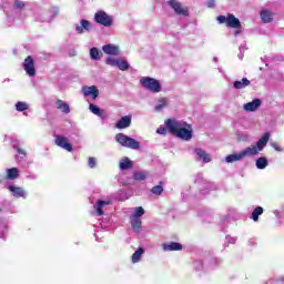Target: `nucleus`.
<instances>
[{"label":"nucleus","instance_id":"obj_3","mask_svg":"<svg viewBox=\"0 0 284 284\" xmlns=\"http://www.w3.org/2000/svg\"><path fill=\"white\" fill-rule=\"evenodd\" d=\"M115 141L116 143L122 145V148H129L130 150H139L141 148L140 141H136L133 138H130L123 133H118L115 135Z\"/></svg>","mask_w":284,"mask_h":284},{"label":"nucleus","instance_id":"obj_19","mask_svg":"<svg viewBox=\"0 0 284 284\" xmlns=\"http://www.w3.org/2000/svg\"><path fill=\"white\" fill-rule=\"evenodd\" d=\"M194 153L197 156V161H203V163H210V161H212V156L207 154L203 149H195Z\"/></svg>","mask_w":284,"mask_h":284},{"label":"nucleus","instance_id":"obj_44","mask_svg":"<svg viewBox=\"0 0 284 284\" xmlns=\"http://www.w3.org/2000/svg\"><path fill=\"white\" fill-rule=\"evenodd\" d=\"M236 241H237L236 237H233V236H231V235H227V236H226V242H225L224 245H235V244H236Z\"/></svg>","mask_w":284,"mask_h":284},{"label":"nucleus","instance_id":"obj_46","mask_svg":"<svg viewBox=\"0 0 284 284\" xmlns=\"http://www.w3.org/2000/svg\"><path fill=\"white\" fill-rule=\"evenodd\" d=\"M0 8H2V9H3V12L7 14V21H8V23H12V21H14V17H12V16L10 14V12H8V11L6 10V8H3V6L0 4Z\"/></svg>","mask_w":284,"mask_h":284},{"label":"nucleus","instance_id":"obj_13","mask_svg":"<svg viewBox=\"0 0 284 284\" xmlns=\"http://www.w3.org/2000/svg\"><path fill=\"white\" fill-rule=\"evenodd\" d=\"M90 30H92V23L85 19L80 20V23L75 24V32L78 34H84L85 32H90Z\"/></svg>","mask_w":284,"mask_h":284},{"label":"nucleus","instance_id":"obj_56","mask_svg":"<svg viewBox=\"0 0 284 284\" xmlns=\"http://www.w3.org/2000/svg\"><path fill=\"white\" fill-rule=\"evenodd\" d=\"M282 281H284V277L282 278Z\"/></svg>","mask_w":284,"mask_h":284},{"label":"nucleus","instance_id":"obj_21","mask_svg":"<svg viewBox=\"0 0 284 284\" xmlns=\"http://www.w3.org/2000/svg\"><path fill=\"white\" fill-rule=\"evenodd\" d=\"M170 105V100L168 98L158 99V103L154 106L155 112H161V110H165Z\"/></svg>","mask_w":284,"mask_h":284},{"label":"nucleus","instance_id":"obj_36","mask_svg":"<svg viewBox=\"0 0 284 284\" xmlns=\"http://www.w3.org/2000/svg\"><path fill=\"white\" fill-rule=\"evenodd\" d=\"M143 214H145L143 206H138L134 209V213L130 216V219H141Z\"/></svg>","mask_w":284,"mask_h":284},{"label":"nucleus","instance_id":"obj_22","mask_svg":"<svg viewBox=\"0 0 284 284\" xmlns=\"http://www.w3.org/2000/svg\"><path fill=\"white\" fill-rule=\"evenodd\" d=\"M250 80L247 78H243L242 80H237L233 82V88L235 90H245L247 85H250Z\"/></svg>","mask_w":284,"mask_h":284},{"label":"nucleus","instance_id":"obj_34","mask_svg":"<svg viewBox=\"0 0 284 284\" xmlns=\"http://www.w3.org/2000/svg\"><path fill=\"white\" fill-rule=\"evenodd\" d=\"M89 110H90V112H92V114H95V116H103V114H104L103 110H101V108L97 106V104H90Z\"/></svg>","mask_w":284,"mask_h":284},{"label":"nucleus","instance_id":"obj_14","mask_svg":"<svg viewBox=\"0 0 284 284\" xmlns=\"http://www.w3.org/2000/svg\"><path fill=\"white\" fill-rule=\"evenodd\" d=\"M162 250L164 252H181V250H183V245L179 242L164 243L162 245Z\"/></svg>","mask_w":284,"mask_h":284},{"label":"nucleus","instance_id":"obj_30","mask_svg":"<svg viewBox=\"0 0 284 284\" xmlns=\"http://www.w3.org/2000/svg\"><path fill=\"white\" fill-rule=\"evenodd\" d=\"M255 165H256L257 170H265V168H267V165H270V163L267 162V158L262 156L255 161Z\"/></svg>","mask_w":284,"mask_h":284},{"label":"nucleus","instance_id":"obj_24","mask_svg":"<svg viewBox=\"0 0 284 284\" xmlns=\"http://www.w3.org/2000/svg\"><path fill=\"white\" fill-rule=\"evenodd\" d=\"M260 14L264 23H271L274 17V13H272V11H270L268 9H263Z\"/></svg>","mask_w":284,"mask_h":284},{"label":"nucleus","instance_id":"obj_39","mask_svg":"<svg viewBox=\"0 0 284 284\" xmlns=\"http://www.w3.org/2000/svg\"><path fill=\"white\" fill-rule=\"evenodd\" d=\"M7 234H8V222L2 221L0 223V239H6Z\"/></svg>","mask_w":284,"mask_h":284},{"label":"nucleus","instance_id":"obj_27","mask_svg":"<svg viewBox=\"0 0 284 284\" xmlns=\"http://www.w3.org/2000/svg\"><path fill=\"white\" fill-rule=\"evenodd\" d=\"M19 174H20V171L17 168L7 169V179L9 181H16Z\"/></svg>","mask_w":284,"mask_h":284},{"label":"nucleus","instance_id":"obj_7","mask_svg":"<svg viewBox=\"0 0 284 284\" xmlns=\"http://www.w3.org/2000/svg\"><path fill=\"white\" fill-rule=\"evenodd\" d=\"M115 197L113 196H108L105 200H98L94 204V210H95V216H103L105 207L108 205H112L114 203Z\"/></svg>","mask_w":284,"mask_h":284},{"label":"nucleus","instance_id":"obj_6","mask_svg":"<svg viewBox=\"0 0 284 284\" xmlns=\"http://www.w3.org/2000/svg\"><path fill=\"white\" fill-rule=\"evenodd\" d=\"M94 21L95 23H99V26H104V28H110L114 23L112 16L108 14L103 10L95 12Z\"/></svg>","mask_w":284,"mask_h":284},{"label":"nucleus","instance_id":"obj_38","mask_svg":"<svg viewBox=\"0 0 284 284\" xmlns=\"http://www.w3.org/2000/svg\"><path fill=\"white\" fill-rule=\"evenodd\" d=\"M221 263H222L221 258L212 257L209 261V270H216V267H219V265H221Z\"/></svg>","mask_w":284,"mask_h":284},{"label":"nucleus","instance_id":"obj_53","mask_svg":"<svg viewBox=\"0 0 284 284\" xmlns=\"http://www.w3.org/2000/svg\"><path fill=\"white\" fill-rule=\"evenodd\" d=\"M77 55V51H72L71 53H70V57H75Z\"/></svg>","mask_w":284,"mask_h":284},{"label":"nucleus","instance_id":"obj_9","mask_svg":"<svg viewBox=\"0 0 284 284\" xmlns=\"http://www.w3.org/2000/svg\"><path fill=\"white\" fill-rule=\"evenodd\" d=\"M7 190L12 194L14 199H28V191L21 186L9 184L7 185Z\"/></svg>","mask_w":284,"mask_h":284},{"label":"nucleus","instance_id":"obj_54","mask_svg":"<svg viewBox=\"0 0 284 284\" xmlns=\"http://www.w3.org/2000/svg\"><path fill=\"white\" fill-rule=\"evenodd\" d=\"M239 59L243 60V54H239Z\"/></svg>","mask_w":284,"mask_h":284},{"label":"nucleus","instance_id":"obj_8","mask_svg":"<svg viewBox=\"0 0 284 284\" xmlns=\"http://www.w3.org/2000/svg\"><path fill=\"white\" fill-rule=\"evenodd\" d=\"M22 68L28 77H37V68L34 67V59L31 55H28L23 63Z\"/></svg>","mask_w":284,"mask_h":284},{"label":"nucleus","instance_id":"obj_51","mask_svg":"<svg viewBox=\"0 0 284 284\" xmlns=\"http://www.w3.org/2000/svg\"><path fill=\"white\" fill-rule=\"evenodd\" d=\"M207 8H214V0H209L206 2Z\"/></svg>","mask_w":284,"mask_h":284},{"label":"nucleus","instance_id":"obj_12","mask_svg":"<svg viewBox=\"0 0 284 284\" xmlns=\"http://www.w3.org/2000/svg\"><path fill=\"white\" fill-rule=\"evenodd\" d=\"M82 94L84 97H91L93 101H97L99 99V88L97 85H84L82 87Z\"/></svg>","mask_w":284,"mask_h":284},{"label":"nucleus","instance_id":"obj_52","mask_svg":"<svg viewBox=\"0 0 284 284\" xmlns=\"http://www.w3.org/2000/svg\"><path fill=\"white\" fill-rule=\"evenodd\" d=\"M239 34H241V29H236V31L234 32V37H239Z\"/></svg>","mask_w":284,"mask_h":284},{"label":"nucleus","instance_id":"obj_33","mask_svg":"<svg viewBox=\"0 0 284 284\" xmlns=\"http://www.w3.org/2000/svg\"><path fill=\"white\" fill-rule=\"evenodd\" d=\"M16 110L17 112H26V110H30V104L23 101H18L16 103Z\"/></svg>","mask_w":284,"mask_h":284},{"label":"nucleus","instance_id":"obj_1","mask_svg":"<svg viewBox=\"0 0 284 284\" xmlns=\"http://www.w3.org/2000/svg\"><path fill=\"white\" fill-rule=\"evenodd\" d=\"M165 125L173 136L182 139V141H190L192 139V126L187 122L169 119L165 121Z\"/></svg>","mask_w":284,"mask_h":284},{"label":"nucleus","instance_id":"obj_17","mask_svg":"<svg viewBox=\"0 0 284 284\" xmlns=\"http://www.w3.org/2000/svg\"><path fill=\"white\" fill-rule=\"evenodd\" d=\"M104 54H111L112 57H119L120 51L116 44H105L102 47Z\"/></svg>","mask_w":284,"mask_h":284},{"label":"nucleus","instance_id":"obj_18","mask_svg":"<svg viewBox=\"0 0 284 284\" xmlns=\"http://www.w3.org/2000/svg\"><path fill=\"white\" fill-rule=\"evenodd\" d=\"M256 154H258V150L255 145L247 146L244 150L240 151V155L242 156V159H245L247 156H256Z\"/></svg>","mask_w":284,"mask_h":284},{"label":"nucleus","instance_id":"obj_32","mask_svg":"<svg viewBox=\"0 0 284 284\" xmlns=\"http://www.w3.org/2000/svg\"><path fill=\"white\" fill-rule=\"evenodd\" d=\"M264 210L262 206H256L252 214H251V219L256 223L258 222V217L263 214Z\"/></svg>","mask_w":284,"mask_h":284},{"label":"nucleus","instance_id":"obj_11","mask_svg":"<svg viewBox=\"0 0 284 284\" xmlns=\"http://www.w3.org/2000/svg\"><path fill=\"white\" fill-rule=\"evenodd\" d=\"M168 3L170 8L174 10L175 14H179L180 17H187V9L183 8V4H181L179 0H169Z\"/></svg>","mask_w":284,"mask_h":284},{"label":"nucleus","instance_id":"obj_20","mask_svg":"<svg viewBox=\"0 0 284 284\" xmlns=\"http://www.w3.org/2000/svg\"><path fill=\"white\" fill-rule=\"evenodd\" d=\"M270 141V133H265L257 142L256 145H254L258 152H263V150L265 149V145H267Z\"/></svg>","mask_w":284,"mask_h":284},{"label":"nucleus","instance_id":"obj_5","mask_svg":"<svg viewBox=\"0 0 284 284\" xmlns=\"http://www.w3.org/2000/svg\"><path fill=\"white\" fill-rule=\"evenodd\" d=\"M33 17L36 21H52V19H54V11H50V9L38 7L33 10Z\"/></svg>","mask_w":284,"mask_h":284},{"label":"nucleus","instance_id":"obj_49","mask_svg":"<svg viewBox=\"0 0 284 284\" xmlns=\"http://www.w3.org/2000/svg\"><path fill=\"white\" fill-rule=\"evenodd\" d=\"M272 148L276 151V152H283V148H281V145L273 143Z\"/></svg>","mask_w":284,"mask_h":284},{"label":"nucleus","instance_id":"obj_40","mask_svg":"<svg viewBox=\"0 0 284 284\" xmlns=\"http://www.w3.org/2000/svg\"><path fill=\"white\" fill-rule=\"evenodd\" d=\"M14 150L18 152V156H16L18 162L23 161V159H26V151L17 145L13 146Z\"/></svg>","mask_w":284,"mask_h":284},{"label":"nucleus","instance_id":"obj_23","mask_svg":"<svg viewBox=\"0 0 284 284\" xmlns=\"http://www.w3.org/2000/svg\"><path fill=\"white\" fill-rule=\"evenodd\" d=\"M131 227L136 234L141 233V217H130Z\"/></svg>","mask_w":284,"mask_h":284},{"label":"nucleus","instance_id":"obj_2","mask_svg":"<svg viewBox=\"0 0 284 284\" xmlns=\"http://www.w3.org/2000/svg\"><path fill=\"white\" fill-rule=\"evenodd\" d=\"M140 85L144 88V90H148L149 92H152L153 94H159L163 88L161 87V82L154 78L151 77H142L140 79Z\"/></svg>","mask_w":284,"mask_h":284},{"label":"nucleus","instance_id":"obj_10","mask_svg":"<svg viewBox=\"0 0 284 284\" xmlns=\"http://www.w3.org/2000/svg\"><path fill=\"white\" fill-rule=\"evenodd\" d=\"M54 143L58 145V148H61L62 150H65L67 152H72V144L65 138V135H54Z\"/></svg>","mask_w":284,"mask_h":284},{"label":"nucleus","instance_id":"obj_28","mask_svg":"<svg viewBox=\"0 0 284 284\" xmlns=\"http://www.w3.org/2000/svg\"><path fill=\"white\" fill-rule=\"evenodd\" d=\"M55 105L58 110H61L64 114H70V105L68 103L63 102V100H58L55 102Z\"/></svg>","mask_w":284,"mask_h":284},{"label":"nucleus","instance_id":"obj_48","mask_svg":"<svg viewBox=\"0 0 284 284\" xmlns=\"http://www.w3.org/2000/svg\"><path fill=\"white\" fill-rule=\"evenodd\" d=\"M168 132V129H165L164 126H160L158 130H156V133L158 134H165Z\"/></svg>","mask_w":284,"mask_h":284},{"label":"nucleus","instance_id":"obj_35","mask_svg":"<svg viewBox=\"0 0 284 284\" xmlns=\"http://www.w3.org/2000/svg\"><path fill=\"white\" fill-rule=\"evenodd\" d=\"M116 68H119V70H122V72H125V70H130V63H128V61L123 59H118Z\"/></svg>","mask_w":284,"mask_h":284},{"label":"nucleus","instance_id":"obj_15","mask_svg":"<svg viewBox=\"0 0 284 284\" xmlns=\"http://www.w3.org/2000/svg\"><path fill=\"white\" fill-rule=\"evenodd\" d=\"M130 125H132V115H124L116 122L115 128L118 130H125Z\"/></svg>","mask_w":284,"mask_h":284},{"label":"nucleus","instance_id":"obj_47","mask_svg":"<svg viewBox=\"0 0 284 284\" xmlns=\"http://www.w3.org/2000/svg\"><path fill=\"white\" fill-rule=\"evenodd\" d=\"M193 266H194V268L197 270V271L203 270V261L196 260V261L193 263Z\"/></svg>","mask_w":284,"mask_h":284},{"label":"nucleus","instance_id":"obj_42","mask_svg":"<svg viewBox=\"0 0 284 284\" xmlns=\"http://www.w3.org/2000/svg\"><path fill=\"white\" fill-rule=\"evenodd\" d=\"M106 65H111L112 68H116L119 63V59H114L112 57L106 58L105 60Z\"/></svg>","mask_w":284,"mask_h":284},{"label":"nucleus","instance_id":"obj_25","mask_svg":"<svg viewBox=\"0 0 284 284\" xmlns=\"http://www.w3.org/2000/svg\"><path fill=\"white\" fill-rule=\"evenodd\" d=\"M143 254H145V250L143 247H139L131 257L132 263L141 262Z\"/></svg>","mask_w":284,"mask_h":284},{"label":"nucleus","instance_id":"obj_29","mask_svg":"<svg viewBox=\"0 0 284 284\" xmlns=\"http://www.w3.org/2000/svg\"><path fill=\"white\" fill-rule=\"evenodd\" d=\"M236 161H243L241 152L226 155L225 163H236Z\"/></svg>","mask_w":284,"mask_h":284},{"label":"nucleus","instance_id":"obj_31","mask_svg":"<svg viewBox=\"0 0 284 284\" xmlns=\"http://www.w3.org/2000/svg\"><path fill=\"white\" fill-rule=\"evenodd\" d=\"M120 170L125 171L132 169V161L129 158H123L119 164Z\"/></svg>","mask_w":284,"mask_h":284},{"label":"nucleus","instance_id":"obj_43","mask_svg":"<svg viewBox=\"0 0 284 284\" xmlns=\"http://www.w3.org/2000/svg\"><path fill=\"white\" fill-rule=\"evenodd\" d=\"M152 194H155L156 196H161L163 194V186L162 185H155L151 190Z\"/></svg>","mask_w":284,"mask_h":284},{"label":"nucleus","instance_id":"obj_16","mask_svg":"<svg viewBox=\"0 0 284 284\" xmlns=\"http://www.w3.org/2000/svg\"><path fill=\"white\" fill-rule=\"evenodd\" d=\"M262 101L261 99H254L251 102H247L243 105L244 112H256L258 110V106L261 105Z\"/></svg>","mask_w":284,"mask_h":284},{"label":"nucleus","instance_id":"obj_45","mask_svg":"<svg viewBox=\"0 0 284 284\" xmlns=\"http://www.w3.org/2000/svg\"><path fill=\"white\" fill-rule=\"evenodd\" d=\"M88 166H89L91 170H94V168H97V159H94V158H89V160H88Z\"/></svg>","mask_w":284,"mask_h":284},{"label":"nucleus","instance_id":"obj_41","mask_svg":"<svg viewBox=\"0 0 284 284\" xmlns=\"http://www.w3.org/2000/svg\"><path fill=\"white\" fill-rule=\"evenodd\" d=\"M26 8V3L22 0H14L13 1V10H23Z\"/></svg>","mask_w":284,"mask_h":284},{"label":"nucleus","instance_id":"obj_4","mask_svg":"<svg viewBox=\"0 0 284 284\" xmlns=\"http://www.w3.org/2000/svg\"><path fill=\"white\" fill-rule=\"evenodd\" d=\"M217 23H225L226 28H233L234 30H241V20L239 18H235L234 14L230 13L227 17L225 16H219L216 18Z\"/></svg>","mask_w":284,"mask_h":284},{"label":"nucleus","instance_id":"obj_55","mask_svg":"<svg viewBox=\"0 0 284 284\" xmlns=\"http://www.w3.org/2000/svg\"><path fill=\"white\" fill-rule=\"evenodd\" d=\"M213 61H219V60L216 58H214Z\"/></svg>","mask_w":284,"mask_h":284},{"label":"nucleus","instance_id":"obj_37","mask_svg":"<svg viewBox=\"0 0 284 284\" xmlns=\"http://www.w3.org/2000/svg\"><path fill=\"white\" fill-rule=\"evenodd\" d=\"M134 181H145L148 179V171H140L133 174Z\"/></svg>","mask_w":284,"mask_h":284},{"label":"nucleus","instance_id":"obj_26","mask_svg":"<svg viewBox=\"0 0 284 284\" xmlns=\"http://www.w3.org/2000/svg\"><path fill=\"white\" fill-rule=\"evenodd\" d=\"M89 54H90V59L92 61H100L101 60V55L103 53H101V51H99V49L97 47H93V48L90 49Z\"/></svg>","mask_w":284,"mask_h":284},{"label":"nucleus","instance_id":"obj_50","mask_svg":"<svg viewBox=\"0 0 284 284\" xmlns=\"http://www.w3.org/2000/svg\"><path fill=\"white\" fill-rule=\"evenodd\" d=\"M27 179H29V181H37V174H34V173H29V174L27 175Z\"/></svg>","mask_w":284,"mask_h":284}]
</instances>
